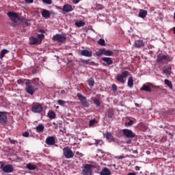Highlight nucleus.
<instances>
[{"mask_svg":"<svg viewBox=\"0 0 175 175\" xmlns=\"http://www.w3.org/2000/svg\"><path fill=\"white\" fill-rule=\"evenodd\" d=\"M123 135L126 137V139H129L126 141L127 144H131V143H132V139L135 136L133 131L126 129H123Z\"/></svg>","mask_w":175,"mask_h":175,"instance_id":"f257e3e1","label":"nucleus"},{"mask_svg":"<svg viewBox=\"0 0 175 175\" xmlns=\"http://www.w3.org/2000/svg\"><path fill=\"white\" fill-rule=\"evenodd\" d=\"M26 84V92L27 94H29L30 95H33V94L36 92V91L38 90V88H35L33 85L29 82V80H27V81L25 83Z\"/></svg>","mask_w":175,"mask_h":175,"instance_id":"f03ea898","label":"nucleus"},{"mask_svg":"<svg viewBox=\"0 0 175 175\" xmlns=\"http://www.w3.org/2000/svg\"><path fill=\"white\" fill-rule=\"evenodd\" d=\"M7 14L9 18L12 20L13 23H18L19 21H21V20H23L21 18H20V16H18V14L16 12H9Z\"/></svg>","mask_w":175,"mask_h":175,"instance_id":"7ed1b4c3","label":"nucleus"},{"mask_svg":"<svg viewBox=\"0 0 175 175\" xmlns=\"http://www.w3.org/2000/svg\"><path fill=\"white\" fill-rule=\"evenodd\" d=\"M77 97L82 106H83L84 107H90V103L87 101V97L83 96V94L80 93L77 94Z\"/></svg>","mask_w":175,"mask_h":175,"instance_id":"20e7f679","label":"nucleus"},{"mask_svg":"<svg viewBox=\"0 0 175 175\" xmlns=\"http://www.w3.org/2000/svg\"><path fill=\"white\" fill-rule=\"evenodd\" d=\"M53 40L59 43H64L66 40V35L65 33L55 34L53 36Z\"/></svg>","mask_w":175,"mask_h":175,"instance_id":"39448f33","label":"nucleus"},{"mask_svg":"<svg viewBox=\"0 0 175 175\" xmlns=\"http://www.w3.org/2000/svg\"><path fill=\"white\" fill-rule=\"evenodd\" d=\"M93 165L91 164H85L83 166V169L82 170V174L83 175H92V169Z\"/></svg>","mask_w":175,"mask_h":175,"instance_id":"423d86ee","label":"nucleus"},{"mask_svg":"<svg viewBox=\"0 0 175 175\" xmlns=\"http://www.w3.org/2000/svg\"><path fill=\"white\" fill-rule=\"evenodd\" d=\"M63 152L66 159H70V158H73V157H75V153H73V151H72V150L68 147L63 149Z\"/></svg>","mask_w":175,"mask_h":175,"instance_id":"0eeeda50","label":"nucleus"},{"mask_svg":"<svg viewBox=\"0 0 175 175\" xmlns=\"http://www.w3.org/2000/svg\"><path fill=\"white\" fill-rule=\"evenodd\" d=\"M129 76V72L128 70H125L121 73V75H119L117 76L116 79L118 81H120L122 84L125 83V81L124 79H126Z\"/></svg>","mask_w":175,"mask_h":175,"instance_id":"6e6552de","label":"nucleus"},{"mask_svg":"<svg viewBox=\"0 0 175 175\" xmlns=\"http://www.w3.org/2000/svg\"><path fill=\"white\" fill-rule=\"evenodd\" d=\"M0 168L3 172V173H12L13 172V165L8 164L5 165V164H1Z\"/></svg>","mask_w":175,"mask_h":175,"instance_id":"1a4fd4ad","label":"nucleus"},{"mask_svg":"<svg viewBox=\"0 0 175 175\" xmlns=\"http://www.w3.org/2000/svg\"><path fill=\"white\" fill-rule=\"evenodd\" d=\"M157 62H161V63L165 62V61H167V62H170V61H172V58H170V57L167 55H157Z\"/></svg>","mask_w":175,"mask_h":175,"instance_id":"9d476101","label":"nucleus"},{"mask_svg":"<svg viewBox=\"0 0 175 175\" xmlns=\"http://www.w3.org/2000/svg\"><path fill=\"white\" fill-rule=\"evenodd\" d=\"M43 111V107H42L40 105H34L31 107V111L33 113H42Z\"/></svg>","mask_w":175,"mask_h":175,"instance_id":"9b49d317","label":"nucleus"},{"mask_svg":"<svg viewBox=\"0 0 175 175\" xmlns=\"http://www.w3.org/2000/svg\"><path fill=\"white\" fill-rule=\"evenodd\" d=\"M46 144H47L48 146H54V144H55V137L51 136V137H48L46 139L45 141Z\"/></svg>","mask_w":175,"mask_h":175,"instance_id":"f8f14e48","label":"nucleus"},{"mask_svg":"<svg viewBox=\"0 0 175 175\" xmlns=\"http://www.w3.org/2000/svg\"><path fill=\"white\" fill-rule=\"evenodd\" d=\"M63 12H65V13H69L70 12H73V6L70 4H65L63 5Z\"/></svg>","mask_w":175,"mask_h":175,"instance_id":"ddd939ff","label":"nucleus"},{"mask_svg":"<svg viewBox=\"0 0 175 175\" xmlns=\"http://www.w3.org/2000/svg\"><path fill=\"white\" fill-rule=\"evenodd\" d=\"M29 43L30 44H40V40L38 38L31 36L29 38Z\"/></svg>","mask_w":175,"mask_h":175,"instance_id":"4468645a","label":"nucleus"},{"mask_svg":"<svg viewBox=\"0 0 175 175\" xmlns=\"http://www.w3.org/2000/svg\"><path fill=\"white\" fill-rule=\"evenodd\" d=\"M81 55H83V57H92V51H88V50H82L81 51Z\"/></svg>","mask_w":175,"mask_h":175,"instance_id":"2eb2a0df","label":"nucleus"},{"mask_svg":"<svg viewBox=\"0 0 175 175\" xmlns=\"http://www.w3.org/2000/svg\"><path fill=\"white\" fill-rule=\"evenodd\" d=\"M163 72L164 75L170 76L172 75V67L170 66H167L163 68Z\"/></svg>","mask_w":175,"mask_h":175,"instance_id":"dca6fc26","label":"nucleus"},{"mask_svg":"<svg viewBox=\"0 0 175 175\" xmlns=\"http://www.w3.org/2000/svg\"><path fill=\"white\" fill-rule=\"evenodd\" d=\"M7 118L5 112L0 111V122L1 124H6Z\"/></svg>","mask_w":175,"mask_h":175,"instance_id":"f3484780","label":"nucleus"},{"mask_svg":"<svg viewBox=\"0 0 175 175\" xmlns=\"http://www.w3.org/2000/svg\"><path fill=\"white\" fill-rule=\"evenodd\" d=\"M135 47L139 49V47H144V42L142 40H138L135 42Z\"/></svg>","mask_w":175,"mask_h":175,"instance_id":"a211bd4d","label":"nucleus"},{"mask_svg":"<svg viewBox=\"0 0 175 175\" xmlns=\"http://www.w3.org/2000/svg\"><path fill=\"white\" fill-rule=\"evenodd\" d=\"M104 136H105L107 140H108V142H109L110 143H111V142H114L116 140L114 139V137H113V135H111V133H107L104 134Z\"/></svg>","mask_w":175,"mask_h":175,"instance_id":"6ab92c4d","label":"nucleus"},{"mask_svg":"<svg viewBox=\"0 0 175 175\" xmlns=\"http://www.w3.org/2000/svg\"><path fill=\"white\" fill-rule=\"evenodd\" d=\"M41 14L44 18H50V11L47 10H42V12H41Z\"/></svg>","mask_w":175,"mask_h":175,"instance_id":"aec40b11","label":"nucleus"},{"mask_svg":"<svg viewBox=\"0 0 175 175\" xmlns=\"http://www.w3.org/2000/svg\"><path fill=\"white\" fill-rule=\"evenodd\" d=\"M100 175H111V171L107 167L103 168L102 171L100 173Z\"/></svg>","mask_w":175,"mask_h":175,"instance_id":"412c9836","label":"nucleus"},{"mask_svg":"<svg viewBox=\"0 0 175 175\" xmlns=\"http://www.w3.org/2000/svg\"><path fill=\"white\" fill-rule=\"evenodd\" d=\"M101 59H103L104 61V62H106V64H107V65H112V64H113V60H111V57H103L101 58Z\"/></svg>","mask_w":175,"mask_h":175,"instance_id":"4be33fe9","label":"nucleus"},{"mask_svg":"<svg viewBox=\"0 0 175 175\" xmlns=\"http://www.w3.org/2000/svg\"><path fill=\"white\" fill-rule=\"evenodd\" d=\"M146 16H147V11L141 10L139 12V17L141 18H146Z\"/></svg>","mask_w":175,"mask_h":175,"instance_id":"5701e85b","label":"nucleus"},{"mask_svg":"<svg viewBox=\"0 0 175 175\" xmlns=\"http://www.w3.org/2000/svg\"><path fill=\"white\" fill-rule=\"evenodd\" d=\"M26 169H28V170H36V165H35L32 163H27L26 165Z\"/></svg>","mask_w":175,"mask_h":175,"instance_id":"b1692460","label":"nucleus"},{"mask_svg":"<svg viewBox=\"0 0 175 175\" xmlns=\"http://www.w3.org/2000/svg\"><path fill=\"white\" fill-rule=\"evenodd\" d=\"M36 131L38 133L40 132H43V131H44V126H43V124H38L36 127Z\"/></svg>","mask_w":175,"mask_h":175,"instance_id":"393cba45","label":"nucleus"},{"mask_svg":"<svg viewBox=\"0 0 175 175\" xmlns=\"http://www.w3.org/2000/svg\"><path fill=\"white\" fill-rule=\"evenodd\" d=\"M164 83L170 90H173V84H172V81H170L169 79H165Z\"/></svg>","mask_w":175,"mask_h":175,"instance_id":"a878e982","label":"nucleus"},{"mask_svg":"<svg viewBox=\"0 0 175 175\" xmlns=\"http://www.w3.org/2000/svg\"><path fill=\"white\" fill-rule=\"evenodd\" d=\"M114 53L109 50H106L104 49V55H106L107 57H111Z\"/></svg>","mask_w":175,"mask_h":175,"instance_id":"bb28decb","label":"nucleus"},{"mask_svg":"<svg viewBox=\"0 0 175 175\" xmlns=\"http://www.w3.org/2000/svg\"><path fill=\"white\" fill-rule=\"evenodd\" d=\"M128 86L130 87V88H132L133 87V77H130L128 79L127 82Z\"/></svg>","mask_w":175,"mask_h":175,"instance_id":"cd10ccee","label":"nucleus"},{"mask_svg":"<svg viewBox=\"0 0 175 175\" xmlns=\"http://www.w3.org/2000/svg\"><path fill=\"white\" fill-rule=\"evenodd\" d=\"M49 118H51V120H54L55 118V112L53 111H50L47 114Z\"/></svg>","mask_w":175,"mask_h":175,"instance_id":"c85d7f7f","label":"nucleus"},{"mask_svg":"<svg viewBox=\"0 0 175 175\" xmlns=\"http://www.w3.org/2000/svg\"><path fill=\"white\" fill-rule=\"evenodd\" d=\"M75 25L78 28H80L81 27H84V25H85V23L83 22L82 21H77L75 22Z\"/></svg>","mask_w":175,"mask_h":175,"instance_id":"c756f323","label":"nucleus"},{"mask_svg":"<svg viewBox=\"0 0 175 175\" xmlns=\"http://www.w3.org/2000/svg\"><path fill=\"white\" fill-rule=\"evenodd\" d=\"M142 91H147V92H151V88L148 85H143L141 88Z\"/></svg>","mask_w":175,"mask_h":175,"instance_id":"7c9ffc66","label":"nucleus"},{"mask_svg":"<svg viewBox=\"0 0 175 175\" xmlns=\"http://www.w3.org/2000/svg\"><path fill=\"white\" fill-rule=\"evenodd\" d=\"M107 116L109 118H113V116H114V111H113L112 109H109L107 112Z\"/></svg>","mask_w":175,"mask_h":175,"instance_id":"2f4dec72","label":"nucleus"},{"mask_svg":"<svg viewBox=\"0 0 175 175\" xmlns=\"http://www.w3.org/2000/svg\"><path fill=\"white\" fill-rule=\"evenodd\" d=\"M92 99L94 105H96V106H97V107L100 106V102L99 101V100L98 98H92Z\"/></svg>","mask_w":175,"mask_h":175,"instance_id":"473e14b6","label":"nucleus"},{"mask_svg":"<svg viewBox=\"0 0 175 175\" xmlns=\"http://www.w3.org/2000/svg\"><path fill=\"white\" fill-rule=\"evenodd\" d=\"M8 53H9V51H8L7 49H3L1 51V55H0L1 59H2V58H3V55H5V54H8Z\"/></svg>","mask_w":175,"mask_h":175,"instance_id":"72a5a7b5","label":"nucleus"},{"mask_svg":"<svg viewBox=\"0 0 175 175\" xmlns=\"http://www.w3.org/2000/svg\"><path fill=\"white\" fill-rule=\"evenodd\" d=\"M98 44L100 46H105L106 44H105V39L100 38V40H98Z\"/></svg>","mask_w":175,"mask_h":175,"instance_id":"f704fd0d","label":"nucleus"},{"mask_svg":"<svg viewBox=\"0 0 175 175\" xmlns=\"http://www.w3.org/2000/svg\"><path fill=\"white\" fill-rule=\"evenodd\" d=\"M102 54L104 55V49H99L98 51L96 52V55H97V57H100V55H102Z\"/></svg>","mask_w":175,"mask_h":175,"instance_id":"c9c22d12","label":"nucleus"},{"mask_svg":"<svg viewBox=\"0 0 175 175\" xmlns=\"http://www.w3.org/2000/svg\"><path fill=\"white\" fill-rule=\"evenodd\" d=\"M37 39H38V40H40V43H42V41L43 40V39H44V34H38Z\"/></svg>","mask_w":175,"mask_h":175,"instance_id":"e433bc0d","label":"nucleus"},{"mask_svg":"<svg viewBox=\"0 0 175 175\" xmlns=\"http://www.w3.org/2000/svg\"><path fill=\"white\" fill-rule=\"evenodd\" d=\"M97 123H98V122H96V120L93 119V120H90L89 126H92V125H95V124H97Z\"/></svg>","mask_w":175,"mask_h":175,"instance_id":"4c0bfd02","label":"nucleus"},{"mask_svg":"<svg viewBox=\"0 0 175 175\" xmlns=\"http://www.w3.org/2000/svg\"><path fill=\"white\" fill-rule=\"evenodd\" d=\"M131 125H133V120H129L128 122H125V126H131Z\"/></svg>","mask_w":175,"mask_h":175,"instance_id":"58836bf2","label":"nucleus"},{"mask_svg":"<svg viewBox=\"0 0 175 175\" xmlns=\"http://www.w3.org/2000/svg\"><path fill=\"white\" fill-rule=\"evenodd\" d=\"M94 144L95 146H96V147H98V146H102V144H103V142L101 140H96Z\"/></svg>","mask_w":175,"mask_h":175,"instance_id":"ea45409f","label":"nucleus"},{"mask_svg":"<svg viewBox=\"0 0 175 175\" xmlns=\"http://www.w3.org/2000/svg\"><path fill=\"white\" fill-rule=\"evenodd\" d=\"M33 84H38L39 83V78H35L31 80Z\"/></svg>","mask_w":175,"mask_h":175,"instance_id":"a19ab883","label":"nucleus"},{"mask_svg":"<svg viewBox=\"0 0 175 175\" xmlns=\"http://www.w3.org/2000/svg\"><path fill=\"white\" fill-rule=\"evenodd\" d=\"M42 2H44V3H46V5H51L52 3L51 0H42Z\"/></svg>","mask_w":175,"mask_h":175,"instance_id":"79ce46f5","label":"nucleus"},{"mask_svg":"<svg viewBox=\"0 0 175 175\" xmlns=\"http://www.w3.org/2000/svg\"><path fill=\"white\" fill-rule=\"evenodd\" d=\"M57 103L58 105H60V106H64V105L65 104V101L62 100H58Z\"/></svg>","mask_w":175,"mask_h":175,"instance_id":"37998d69","label":"nucleus"},{"mask_svg":"<svg viewBox=\"0 0 175 175\" xmlns=\"http://www.w3.org/2000/svg\"><path fill=\"white\" fill-rule=\"evenodd\" d=\"M9 142L11 144H17V141L12 139H9Z\"/></svg>","mask_w":175,"mask_h":175,"instance_id":"c03bdc74","label":"nucleus"},{"mask_svg":"<svg viewBox=\"0 0 175 175\" xmlns=\"http://www.w3.org/2000/svg\"><path fill=\"white\" fill-rule=\"evenodd\" d=\"M23 136L24 137H28V136H29V132H24V133H23Z\"/></svg>","mask_w":175,"mask_h":175,"instance_id":"a18cd8bd","label":"nucleus"},{"mask_svg":"<svg viewBox=\"0 0 175 175\" xmlns=\"http://www.w3.org/2000/svg\"><path fill=\"white\" fill-rule=\"evenodd\" d=\"M112 90L114 92H116L117 91V85L113 84L112 85Z\"/></svg>","mask_w":175,"mask_h":175,"instance_id":"49530a36","label":"nucleus"},{"mask_svg":"<svg viewBox=\"0 0 175 175\" xmlns=\"http://www.w3.org/2000/svg\"><path fill=\"white\" fill-rule=\"evenodd\" d=\"M94 82L92 80L89 81V85L90 87H94Z\"/></svg>","mask_w":175,"mask_h":175,"instance_id":"de8ad7c7","label":"nucleus"},{"mask_svg":"<svg viewBox=\"0 0 175 175\" xmlns=\"http://www.w3.org/2000/svg\"><path fill=\"white\" fill-rule=\"evenodd\" d=\"M26 3H33V0H25Z\"/></svg>","mask_w":175,"mask_h":175,"instance_id":"09e8293b","label":"nucleus"},{"mask_svg":"<svg viewBox=\"0 0 175 175\" xmlns=\"http://www.w3.org/2000/svg\"><path fill=\"white\" fill-rule=\"evenodd\" d=\"M25 24L27 27H29V25H31V22L29 21H26Z\"/></svg>","mask_w":175,"mask_h":175,"instance_id":"8fccbe9b","label":"nucleus"},{"mask_svg":"<svg viewBox=\"0 0 175 175\" xmlns=\"http://www.w3.org/2000/svg\"><path fill=\"white\" fill-rule=\"evenodd\" d=\"M17 83H18V84H23V80L18 79V80L17 81Z\"/></svg>","mask_w":175,"mask_h":175,"instance_id":"3c124183","label":"nucleus"},{"mask_svg":"<svg viewBox=\"0 0 175 175\" xmlns=\"http://www.w3.org/2000/svg\"><path fill=\"white\" fill-rule=\"evenodd\" d=\"M79 2H80V0H73V3H79Z\"/></svg>","mask_w":175,"mask_h":175,"instance_id":"603ef678","label":"nucleus"},{"mask_svg":"<svg viewBox=\"0 0 175 175\" xmlns=\"http://www.w3.org/2000/svg\"><path fill=\"white\" fill-rule=\"evenodd\" d=\"M83 64H90V60H83Z\"/></svg>","mask_w":175,"mask_h":175,"instance_id":"864d4df0","label":"nucleus"},{"mask_svg":"<svg viewBox=\"0 0 175 175\" xmlns=\"http://www.w3.org/2000/svg\"><path fill=\"white\" fill-rule=\"evenodd\" d=\"M116 158H118V159H124V157L122 156H118Z\"/></svg>","mask_w":175,"mask_h":175,"instance_id":"5fc2aeb1","label":"nucleus"},{"mask_svg":"<svg viewBox=\"0 0 175 175\" xmlns=\"http://www.w3.org/2000/svg\"><path fill=\"white\" fill-rule=\"evenodd\" d=\"M98 9H103V5H98Z\"/></svg>","mask_w":175,"mask_h":175,"instance_id":"6e6d98bb","label":"nucleus"},{"mask_svg":"<svg viewBox=\"0 0 175 175\" xmlns=\"http://www.w3.org/2000/svg\"><path fill=\"white\" fill-rule=\"evenodd\" d=\"M135 170L139 171L140 170V167L139 166L135 167Z\"/></svg>","mask_w":175,"mask_h":175,"instance_id":"4d7b16f0","label":"nucleus"},{"mask_svg":"<svg viewBox=\"0 0 175 175\" xmlns=\"http://www.w3.org/2000/svg\"><path fill=\"white\" fill-rule=\"evenodd\" d=\"M127 175H136L135 172L129 173Z\"/></svg>","mask_w":175,"mask_h":175,"instance_id":"13d9d810","label":"nucleus"},{"mask_svg":"<svg viewBox=\"0 0 175 175\" xmlns=\"http://www.w3.org/2000/svg\"><path fill=\"white\" fill-rule=\"evenodd\" d=\"M135 106H136L137 107H140V105H139V104H137V103H135Z\"/></svg>","mask_w":175,"mask_h":175,"instance_id":"bf43d9fd","label":"nucleus"},{"mask_svg":"<svg viewBox=\"0 0 175 175\" xmlns=\"http://www.w3.org/2000/svg\"><path fill=\"white\" fill-rule=\"evenodd\" d=\"M61 94H65V90H62Z\"/></svg>","mask_w":175,"mask_h":175,"instance_id":"052dcab7","label":"nucleus"},{"mask_svg":"<svg viewBox=\"0 0 175 175\" xmlns=\"http://www.w3.org/2000/svg\"><path fill=\"white\" fill-rule=\"evenodd\" d=\"M33 73H36V70H33Z\"/></svg>","mask_w":175,"mask_h":175,"instance_id":"680f3d73","label":"nucleus"},{"mask_svg":"<svg viewBox=\"0 0 175 175\" xmlns=\"http://www.w3.org/2000/svg\"><path fill=\"white\" fill-rule=\"evenodd\" d=\"M174 33H175V27H174Z\"/></svg>","mask_w":175,"mask_h":175,"instance_id":"e2e57ef3","label":"nucleus"},{"mask_svg":"<svg viewBox=\"0 0 175 175\" xmlns=\"http://www.w3.org/2000/svg\"><path fill=\"white\" fill-rule=\"evenodd\" d=\"M170 135H171V136H172L173 135H172V133H170Z\"/></svg>","mask_w":175,"mask_h":175,"instance_id":"0e129e2a","label":"nucleus"},{"mask_svg":"<svg viewBox=\"0 0 175 175\" xmlns=\"http://www.w3.org/2000/svg\"><path fill=\"white\" fill-rule=\"evenodd\" d=\"M0 84H1V82H0Z\"/></svg>","mask_w":175,"mask_h":175,"instance_id":"69168bd1","label":"nucleus"}]
</instances>
